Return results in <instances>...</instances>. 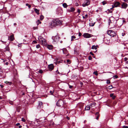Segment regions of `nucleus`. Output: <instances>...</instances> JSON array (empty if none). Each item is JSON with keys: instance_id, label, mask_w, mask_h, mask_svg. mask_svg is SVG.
Listing matches in <instances>:
<instances>
[{"instance_id": "f257e3e1", "label": "nucleus", "mask_w": 128, "mask_h": 128, "mask_svg": "<svg viewBox=\"0 0 128 128\" xmlns=\"http://www.w3.org/2000/svg\"><path fill=\"white\" fill-rule=\"evenodd\" d=\"M62 21L58 19H55L53 20L51 22L50 26L51 28L56 26L58 25L59 24H61Z\"/></svg>"}, {"instance_id": "f03ea898", "label": "nucleus", "mask_w": 128, "mask_h": 128, "mask_svg": "<svg viewBox=\"0 0 128 128\" xmlns=\"http://www.w3.org/2000/svg\"><path fill=\"white\" fill-rule=\"evenodd\" d=\"M111 20L110 19L108 20L109 25H110L112 28L118 25L117 24H116L117 20H115L113 17H111Z\"/></svg>"}, {"instance_id": "7ed1b4c3", "label": "nucleus", "mask_w": 128, "mask_h": 128, "mask_svg": "<svg viewBox=\"0 0 128 128\" xmlns=\"http://www.w3.org/2000/svg\"><path fill=\"white\" fill-rule=\"evenodd\" d=\"M107 34L110 36L114 37L116 36V32L113 30H109L107 31Z\"/></svg>"}, {"instance_id": "20e7f679", "label": "nucleus", "mask_w": 128, "mask_h": 128, "mask_svg": "<svg viewBox=\"0 0 128 128\" xmlns=\"http://www.w3.org/2000/svg\"><path fill=\"white\" fill-rule=\"evenodd\" d=\"M64 104V101L61 99L59 100L56 103V105L60 107L62 106H63Z\"/></svg>"}, {"instance_id": "39448f33", "label": "nucleus", "mask_w": 128, "mask_h": 128, "mask_svg": "<svg viewBox=\"0 0 128 128\" xmlns=\"http://www.w3.org/2000/svg\"><path fill=\"white\" fill-rule=\"evenodd\" d=\"M82 36L84 38H88L92 37L93 35L88 33H84L82 35Z\"/></svg>"}, {"instance_id": "423d86ee", "label": "nucleus", "mask_w": 128, "mask_h": 128, "mask_svg": "<svg viewBox=\"0 0 128 128\" xmlns=\"http://www.w3.org/2000/svg\"><path fill=\"white\" fill-rule=\"evenodd\" d=\"M90 1L89 0H86L84 1V2L82 4V6L83 7H85L89 5L90 3Z\"/></svg>"}, {"instance_id": "0eeeda50", "label": "nucleus", "mask_w": 128, "mask_h": 128, "mask_svg": "<svg viewBox=\"0 0 128 128\" xmlns=\"http://www.w3.org/2000/svg\"><path fill=\"white\" fill-rule=\"evenodd\" d=\"M48 68L50 71H52L54 68V66L53 64H51L48 66Z\"/></svg>"}, {"instance_id": "6e6552de", "label": "nucleus", "mask_w": 128, "mask_h": 128, "mask_svg": "<svg viewBox=\"0 0 128 128\" xmlns=\"http://www.w3.org/2000/svg\"><path fill=\"white\" fill-rule=\"evenodd\" d=\"M62 50L64 54L66 55V56L69 55V54L68 53V52L66 48H64Z\"/></svg>"}, {"instance_id": "1a4fd4ad", "label": "nucleus", "mask_w": 128, "mask_h": 128, "mask_svg": "<svg viewBox=\"0 0 128 128\" xmlns=\"http://www.w3.org/2000/svg\"><path fill=\"white\" fill-rule=\"evenodd\" d=\"M120 5V2H115L114 6L115 7H116L118 6H119Z\"/></svg>"}, {"instance_id": "9d476101", "label": "nucleus", "mask_w": 128, "mask_h": 128, "mask_svg": "<svg viewBox=\"0 0 128 128\" xmlns=\"http://www.w3.org/2000/svg\"><path fill=\"white\" fill-rule=\"evenodd\" d=\"M43 107V105L42 104V102H38V106L37 108L38 109H40L41 108H42Z\"/></svg>"}, {"instance_id": "9b49d317", "label": "nucleus", "mask_w": 128, "mask_h": 128, "mask_svg": "<svg viewBox=\"0 0 128 128\" xmlns=\"http://www.w3.org/2000/svg\"><path fill=\"white\" fill-rule=\"evenodd\" d=\"M121 6L122 8H126L127 7L128 4L126 3L123 2L121 4Z\"/></svg>"}, {"instance_id": "f8f14e48", "label": "nucleus", "mask_w": 128, "mask_h": 128, "mask_svg": "<svg viewBox=\"0 0 128 128\" xmlns=\"http://www.w3.org/2000/svg\"><path fill=\"white\" fill-rule=\"evenodd\" d=\"M14 39V35L12 34L10 35V36H8V40H9L10 41H13Z\"/></svg>"}, {"instance_id": "ddd939ff", "label": "nucleus", "mask_w": 128, "mask_h": 128, "mask_svg": "<svg viewBox=\"0 0 128 128\" xmlns=\"http://www.w3.org/2000/svg\"><path fill=\"white\" fill-rule=\"evenodd\" d=\"M95 116L96 119L98 120V119L99 117L100 116V115L99 114V112H96L95 114Z\"/></svg>"}, {"instance_id": "4468645a", "label": "nucleus", "mask_w": 128, "mask_h": 128, "mask_svg": "<svg viewBox=\"0 0 128 128\" xmlns=\"http://www.w3.org/2000/svg\"><path fill=\"white\" fill-rule=\"evenodd\" d=\"M114 7L113 5H112V7L110 8V9H108L107 10V11H108V14L110 13H112V11H113V10L112 9L113 8H114Z\"/></svg>"}, {"instance_id": "2eb2a0df", "label": "nucleus", "mask_w": 128, "mask_h": 128, "mask_svg": "<svg viewBox=\"0 0 128 128\" xmlns=\"http://www.w3.org/2000/svg\"><path fill=\"white\" fill-rule=\"evenodd\" d=\"M40 42L42 43V44H45L46 43V40L44 39V38L43 39H42V40H40Z\"/></svg>"}, {"instance_id": "dca6fc26", "label": "nucleus", "mask_w": 128, "mask_h": 128, "mask_svg": "<svg viewBox=\"0 0 128 128\" xmlns=\"http://www.w3.org/2000/svg\"><path fill=\"white\" fill-rule=\"evenodd\" d=\"M75 9L73 7H71L70 8V9H69L68 11L69 12H73L74 11Z\"/></svg>"}, {"instance_id": "f3484780", "label": "nucleus", "mask_w": 128, "mask_h": 128, "mask_svg": "<svg viewBox=\"0 0 128 128\" xmlns=\"http://www.w3.org/2000/svg\"><path fill=\"white\" fill-rule=\"evenodd\" d=\"M10 50V48L8 46H7L4 48V51L5 52L6 51H9Z\"/></svg>"}, {"instance_id": "a211bd4d", "label": "nucleus", "mask_w": 128, "mask_h": 128, "mask_svg": "<svg viewBox=\"0 0 128 128\" xmlns=\"http://www.w3.org/2000/svg\"><path fill=\"white\" fill-rule=\"evenodd\" d=\"M47 47L48 48L49 50H51L52 49L53 46L51 45H47Z\"/></svg>"}, {"instance_id": "6ab92c4d", "label": "nucleus", "mask_w": 128, "mask_h": 128, "mask_svg": "<svg viewBox=\"0 0 128 128\" xmlns=\"http://www.w3.org/2000/svg\"><path fill=\"white\" fill-rule=\"evenodd\" d=\"M112 102V101L110 100H108L107 101V103L108 104V105H107L108 106H110V104Z\"/></svg>"}, {"instance_id": "aec40b11", "label": "nucleus", "mask_w": 128, "mask_h": 128, "mask_svg": "<svg viewBox=\"0 0 128 128\" xmlns=\"http://www.w3.org/2000/svg\"><path fill=\"white\" fill-rule=\"evenodd\" d=\"M114 94H110V96L112 97L113 99H114L116 97V96L114 95Z\"/></svg>"}, {"instance_id": "412c9836", "label": "nucleus", "mask_w": 128, "mask_h": 128, "mask_svg": "<svg viewBox=\"0 0 128 128\" xmlns=\"http://www.w3.org/2000/svg\"><path fill=\"white\" fill-rule=\"evenodd\" d=\"M34 10L35 12L37 14H40L39 13V10L37 9L36 8H34Z\"/></svg>"}, {"instance_id": "4be33fe9", "label": "nucleus", "mask_w": 128, "mask_h": 128, "mask_svg": "<svg viewBox=\"0 0 128 128\" xmlns=\"http://www.w3.org/2000/svg\"><path fill=\"white\" fill-rule=\"evenodd\" d=\"M98 46H95L94 45L92 47V49H95V50H96L97 48V47Z\"/></svg>"}, {"instance_id": "5701e85b", "label": "nucleus", "mask_w": 128, "mask_h": 128, "mask_svg": "<svg viewBox=\"0 0 128 128\" xmlns=\"http://www.w3.org/2000/svg\"><path fill=\"white\" fill-rule=\"evenodd\" d=\"M54 90L53 89L52 90H50V94L52 95H54L53 93L54 92Z\"/></svg>"}, {"instance_id": "b1692460", "label": "nucleus", "mask_w": 128, "mask_h": 128, "mask_svg": "<svg viewBox=\"0 0 128 128\" xmlns=\"http://www.w3.org/2000/svg\"><path fill=\"white\" fill-rule=\"evenodd\" d=\"M76 38V37L74 36H71V41H72L74 40V39Z\"/></svg>"}, {"instance_id": "393cba45", "label": "nucleus", "mask_w": 128, "mask_h": 128, "mask_svg": "<svg viewBox=\"0 0 128 128\" xmlns=\"http://www.w3.org/2000/svg\"><path fill=\"white\" fill-rule=\"evenodd\" d=\"M62 6L64 8H66L68 7V5L67 4H66V3H64L62 4Z\"/></svg>"}, {"instance_id": "a878e982", "label": "nucleus", "mask_w": 128, "mask_h": 128, "mask_svg": "<svg viewBox=\"0 0 128 128\" xmlns=\"http://www.w3.org/2000/svg\"><path fill=\"white\" fill-rule=\"evenodd\" d=\"M5 83H6L7 84H8V85H10L12 84V82H9L8 81H6L5 82Z\"/></svg>"}, {"instance_id": "bb28decb", "label": "nucleus", "mask_w": 128, "mask_h": 128, "mask_svg": "<svg viewBox=\"0 0 128 128\" xmlns=\"http://www.w3.org/2000/svg\"><path fill=\"white\" fill-rule=\"evenodd\" d=\"M90 109V108L89 106H88L86 107L85 108V110H88Z\"/></svg>"}, {"instance_id": "cd10ccee", "label": "nucleus", "mask_w": 128, "mask_h": 128, "mask_svg": "<svg viewBox=\"0 0 128 128\" xmlns=\"http://www.w3.org/2000/svg\"><path fill=\"white\" fill-rule=\"evenodd\" d=\"M36 22L37 25H38L39 24H40L41 23V22L39 20H38Z\"/></svg>"}, {"instance_id": "c85d7f7f", "label": "nucleus", "mask_w": 128, "mask_h": 128, "mask_svg": "<svg viewBox=\"0 0 128 128\" xmlns=\"http://www.w3.org/2000/svg\"><path fill=\"white\" fill-rule=\"evenodd\" d=\"M43 39L44 38H43L42 36H39L38 38V40L39 41H40V40H41Z\"/></svg>"}, {"instance_id": "c756f323", "label": "nucleus", "mask_w": 128, "mask_h": 128, "mask_svg": "<svg viewBox=\"0 0 128 128\" xmlns=\"http://www.w3.org/2000/svg\"><path fill=\"white\" fill-rule=\"evenodd\" d=\"M44 18V16H40V20H42Z\"/></svg>"}, {"instance_id": "7c9ffc66", "label": "nucleus", "mask_w": 128, "mask_h": 128, "mask_svg": "<svg viewBox=\"0 0 128 128\" xmlns=\"http://www.w3.org/2000/svg\"><path fill=\"white\" fill-rule=\"evenodd\" d=\"M102 4L103 5H104L105 4H107V2L106 1H104L102 2Z\"/></svg>"}, {"instance_id": "2f4dec72", "label": "nucleus", "mask_w": 128, "mask_h": 128, "mask_svg": "<svg viewBox=\"0 0 128 128\" xmlns=\"http://www.w3.org/2000/svg\"><path fill=\"white\" fill-rule=\"evenodd\" d=\"M93 74H95L96 76H97L98 74V72H97V71H96V72L94 71V72Z\"/></svg>"}, {"instance_id": "473e14b6", "label": "nucleus", "mask_w": 128, "mask_h": 128, "mask_svg": "<svg viewBox=\"0 0 128 128\" xmlns=\"http://www.w3.org/2000/svg\"><path fill=\"white\" fill-rule=\"evenodd\" d=\"M66 62L68 64H70V61L69 60H66Z\"/></svg>"}, {"instance_id": "72a5a7b5", "label": "nucleus", "mask_w": 128, "mask_h": 128, "mask_svg": "<svg viewBox=\"0 0 128 128\" xmlns=\"http://www.w3.org/2000/svg\"><path fill=\"white\" fill-rule=\"evenodd\" d=\"M26 6H28L29 8H31V6L30 5H29L27 3L26 4Z\"/></svg>"}, {"instance_id": "f704fd0d", "label": "nucleus", "mask_w": 128, "mask_h": 128, "mask_svg": "<svg viewBox=\"0 0 128 128\" xmlns=\"http://www.w3.org/2000/svg\"><path fill=\"white\" fill-rule=\"evenodd\" d=\"M113 87H112L110 86H108L107 87V89L109 90L111 89L112 88H113Z\"/></svg>"}, {"instance_id": "c9c22d12", "label": "nucleus", "mask_w": 128, "mask_h": 128, "mask_svg": "<svg viewBox=\"0 0 128 128\" xmlns=\"http://www.w3.org/2000/svg\"><path fill=\"white\" fill-rule=\"evenodd\" d=\"M0 72H1L2 73L4 72L2 68V67H0Z\"/></svg>"}, {"instance_id": "e433bc0d", "label": "nucleus", "mask_w": 128, "mask_h": 128, "mask_svg": "<svg viewBox=\"0 0 128 128\" xmlns=\"http://www.w3.org/2000/svg\"><path fill=\"white\" fill-rule=\"evenodd\" d=\"M85 17H84V16H82V18H86L88 17V15L87 14H86L85 15Z\"/></svg>"}, {"instance_id": "4c0bfd02", "label": "nucleus", "mask_w": 128, "mask_h": 128, "mask_svg": "<svg viewBox=\"0 0 128 128\" xmlns=\"http://www.w3.org/2000/svg\"><path fill=\"white\" fill-rule=\"evenodd\" d=\"M92 59V57L90 56L88 57V59L89 60H91Z\"/></svg>"}, {"instance_id": "58836bf2", "label": "nucleus", "mask_w": 128, "mask_h": 128, "mask_svg": "<svg viewBox=\"0 0 128 128\" xmlns=\"http://www.w3.org/2000/svg\"><path fill=\"white\" fill-rule=\"evenodd\" d=\"M94 23H92V24L90 23V26H94Z\"/></svg>"}, {"instance_id": "ea45409f", "label": "nucleus", "mask_w": 128, "mask_h": 128, "mask_svg": "<svg viewBox=\"0 0 128 128\" xmlns=\"http://www.w3.org/2000/svg\"><path fill=\"white\" fill-rule=\"evenodd\" d=\"M22 120L24 122H25L26 121L25 119L24 118H22Z\"/></svg>"}, {"instance_id": "a19ab883", "label": "nucleus", "mask_w": 128, "mask_h": 128, "mask_svg": "<svg viewBox=\"0 0 128 128\" xmlns=\"http://www.w3.org/2000/svg\"><path fill=\"white\" fill-rule=\"evenodd\" d=\"M40 47V45L39 44H38L36 46V47L37 48H39Z\"/></svg>"}, {"instance_id": "79ce46f5", "label": "nucleus", "mask_w": 128, "mask_h": 128, "mask_svg": "<svg viewBox=\"0 0 128 128\" xmlns=\"http://www.w3.org/2000/svg\"><path fill=\"white\" fill-rule=\"evenodd\" d=\"M106 83L107 84H109L110 83V81L109 80H107L106 82Z\"/></svg>"}, {"instance_id": "37998d69", "label": "nucleus", "mask_w": 128, "mask_h": 128, "mask_svg": "<svg viewBox=\"0 0 128 128\" xmlns=\"http://www.w3.org/2000/svg\"><path fill=\"white\" fill-rule=\"evenodd\" d=\"M39 72L41 74H42L43 72V71L42 70H40L38 72Z\"/></svg>"}, {"instance_id": "c03bdc74", "label": "nucleus", "mask_w": 128, "mask_h": 128, "mask_svg": "<svg viewBox=\"0 0 128 128\" xmlns=\"http://www.w3.org/2000/svg\"><path fill=\"white\" fill-rule=\"evenodd\" d=\"M113 77L115 78H118V76L117 75H115L113 76Z\"/></svg>"}, {"instance_id": "a18cd8bd", "label": "nucleus", "mask_w": 128, "mask_h": 128, "mask_svg": "<svg viewBox=\"0 0 128 128\" xmlns=\"http://www.w3.org/2000/svg\"><path fill=\"white\" fill-rule=\"evenodd\" d=\"M90 54H91L92 56H93L94 55V54H93L92 52H90Z\"/></svg>"}, {"instance_id": "49530a36", "label": "nucleus", "mask_w": 128, "mask_h": 128, "mask_svg": "<svg viewBox=\"0 0 128 128\" xmlns=\"http://www.w3.org/2000/svg\"><path fill=\"white\" fill-rule=\"evenodd\" d=\"M124 61H126V60H128V58H124Z\"/></svg>"}, {"instance_id": "de8ad7c7", "label": "nucleus", "mask_w": 128, "mask_h": 128, "mask_svg": "<svg viewBox=\"0 0 128 128\" xmlns=\"http://www.w3.org/2000/svg\"><path fill=\"white\" fill-rule=\"evenodd\" d=\"M9 103L10 104L12 105L13 104V102L12 101H10L9 102Z\"/></svg>"}, {"instance_id": "09e8293b", "label": "nucleus", "mask_w": 128, "mask_h": 128, "mask_svg": "<svg viewBox=\"0 0 128 128\" xmlns=\"http://www.w3.org/2000/svg\"><path fill=\"white\" fill-rule=\"evenodd\" d=\"M82 35V34L80 32H79V34H78V36H80Z\"/></svg>"}, {"instance_id": "8fccbe9b", "label": "nucleus", "mask_w": 128, "mask_h": 128, "mask_svg": "<svg viewBox=\"0 0 128 128\" xmlns=\"http://www.w3.org/2000/svg\"><path fill=\"white\" fill-rule=\"evenodd\" d=\"M77 12L79 13H80V10L79 9H78V10Z\"/></svg>"}, {"instance_id": "3c124183", "label": "nucleus", "mask_w": 128, "mask_h": 128, "mask_svg": "<svg viewBox=\"0 0 128 128\" xmlns=\"http://www.w3.org/2000/svg\"><path fill=\"white\" fill-rule=\"evenodd\" d=\"M123 128H128V126H124L123 127Z\"/></svg>"}, {"instance_id": "603ef678", "label": "nucleus", "mask_w": 128, "mask_h": 128, "mask_svg": "<svg viewBox=\"0 0 128 128\" xmlns=\"http://www.w3.org/2000/svg\"><path fill=\"white\" fill-rule=\"evenodd\" d=\"M56 72H58V73L59 74H60V73L59 72H58V70H57L56 71Z\"/></svg>"}, {"instance_id": "864d4df0", "label": "nucleus", "mask_w": 128, "mask_h": 128, "mask_svg": "<svg viewBox=\"0 0 128 128\" xmlns=\"http://www.w3.org/2000/svg\"><path fill=\"white\" fill-rule=\"evenodd\" d=\"M33 42H34V44H36L37 43V42L35 40L33 41Z\"/></svg>"}, {"instance_id": "5fc2aeb1", "label": "nucleus", "mask_w": 128, "mask_h": 128, "mask_svg": "<svg viewBox=\"0 0 128 128\" xmlns=\"http://www.w3.org/2000/svg\"><path fill=\"white\" fill-rule=\"evenodd\" d=\"M72 87H73L72 86H70V85L69 86V88H72Z\"/></svg>"}, {"instance_id": "6e6d98bb", "label": "nucleus", "mask_w": 128, "mask_h": 128, "mask_svg": "<svg viewBox=\"0 0 128 128\" xmlns=\"http://www.w3.org/2000/svg\"><path fill=\"white\" fill-rule=\"evenodd\" d=\"M66 118L68 120H70V118L69 117L67 116Z\"/></svg>"}, {"instance_id": "4d7b16f0", "label": "nucleus", "mask_w": 128, "mask_h": 128, "mask_svg": "<svg viewBox=\"0 0 128 128\" xmlns=\"http://www.w3.org/2000/svg\"><path fill=\"white\" fill-rule=\"evenodd\" d=\"M20 124L19 123H18L16 124V125L17 126H18L20 125Z\"/></svg>"}, {"instance_id": "13d9d810", "label": "nucleus", "mask_w": 128, "mask_h": 128, "mask_svg": "<svg viewBox=\"0 0 128 128\" xmlns=\"http://www.w3.org/2000/svg\"><path fill=\"white\" fill-rule=\"evenodd\" d=\"M124 1L125 2H128V0H124Z\"/></svg>"}, {"instance_id": "bf43d9fd", "label": "nucleus", "mask_w": 128, "mask_h": 128, "mask_svg": "<svg viewBox=\"0 0 128 128\" xmlns=\"http://www.w3.org/2000/svg\"><path fill=\"white\" fill-rule=\"evenodd\" d=\"M5 64L6 65H8V62H7L5 63Z\"/></svg>"}, {"instance_id": "052dcab7", "label": "nucleus", "mask_w": 128, "mask_h": 128, "mask_svg": "<svg viewBox=\"0 0 128 128\" xmlns=\"http://www.w3.org/2000/svg\"><path fill=\"white\" fill-rule=\"evenodd\" d=\"M0 86L2 88L4 87V86L2 85H0Z\"/></svg>"}, {"instance_id": "680f3d73", "label": "nucleus", "mask_w": 128, "mask_h": 128, "mask_svg": "<svg viewBox=\"0 0 128 128\" xmlns=\"http://www.w3.org/2000/svg\"><path fill=\"white\" fill-rule=\"evenodd\" d=\"M122 36H124V35H125V34L124 33H122Z\"/></svg>"}, {"instance_id": "e2e57ef3", "label": "nucleus", "mask_w": 128, "mask_h": 128, "mask_svg": "<svg viewBox=\"0 0 128 128\" xmlns=\"http://www.w3.org/2000/svg\"><path fill=\"white\" fill-rule=\"evenodd\" d=\"M18 127L19 128H21L22 127V126H18Z\"/></svg>"}, {"instance_id": "0e129e2a", "label": "nucleus", "mask_w": 128, "mask_h": 128, "mask_svg": "<svg viewBox=\"0 0 128 128\" xmlns=\"http://www.w3.org/2000/svg\"><path fill=\"white\" fill-rule=\"evenodd\" d=\"M106 72L109 73H112V72Z\"/></svg>"}, {"instance_id": "69168bd1", "label": "nucleus", "mask_w": 128, "mask_h": 128, "mask_svg": "<svg viewBox=\"0 0 128 128\" xmlns=\"http://www.w3.org/2000/svg\"><path fill=\"white\" fill-rule=\"evenodd\" d=\"M14 25L15 26V25H16V23H14Z\"/></svg>"}, {"instance_id": "338daca9", "label": "nucleus", "mask_w": 128, "mask_h": 128, "mask_svg": "<svg viewBox=\"0 0 128 128\" xmlns=\"http://www.w3.org/2000/svg\"><path fill=\"white\" fill-rule=\"evenodd\" d=\"M126 64H128V61H126Z\"/></svg>"}, {"instance_id": "774afa93", "label": "nucleus", "mask_w": 128, "mask_h": 128, "mask_svg": "<svg viewBox=\"0 0 128 128\" xmlns=\"http://www.w3.org/2000/svg\"><path fill=\"white\" fill-rule=\"evenodd\" d=\"M2 99V97L0 96V100H1Z\"/></svg>"}]
</instances>
